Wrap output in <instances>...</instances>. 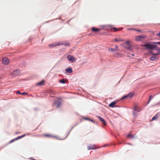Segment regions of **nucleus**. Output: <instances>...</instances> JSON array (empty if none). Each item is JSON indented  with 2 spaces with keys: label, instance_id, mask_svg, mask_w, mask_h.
Listing matches in <instances>:
<instances>
[{
  "label": "nucleus",
  "instance_id": "nucleus-24",
  "mask_svg": "<svg viewBox=\"0 0 160 160\" xmlns=\"http://www.w3.org/2000/svg\"><path fill=\"white\" fill-rule=\"evenodd\" d=\"M44 136L45 137H52V135L49 134H45L44 135Z\"/></svg>",
  "mask_w": 160,
  "mask_h": 160
},
{
  "label": "nucleus",
  "instance_id": "nucleus-41",
  "mask_svg": "<svg viewBox=\"0 0 160 160\" xmlns=\"http://www.w3.org/2000/svg\"><path fill=\"white\" fill-rule=\"evenodd\" d=\"M68 45V44H67L65 45V46H66V45Z\"/></svg>",
  "mask_w": 160,
  "mask_h": 160
},
{
  "label": "nucleus",
  "instance_id": "nucleus-6",
  "mask_svg": "<svg viewBox=\"0 0 160 160\" xmlns=\"http://www.w3.org/2000/svg\"><path fill=\"white\" fill-rule=\"evenodd\" d=\"M145 37L144 36H138L135 38V40L137 41H140Z\"/></svg>",
  "mask_w": 160,
  "mask_h": 160
},
{
  "label": "nucleus",
  "instance_id": "nucleus-9",
  "mask_svg": "<svg viewBox=\"0 0 160 160\" xmlns=\"http://www.w3.org/2000/svg\"><path fill=\"white\" fill-rule=\"evenodd\" d=\"M61 104V102L60 101H56L55 102L54 105L56 106V108L60 107Z\"/></svg>",
  "mask_w": 160,
  "mask_h": 160
},
{
  "label": "nucleus",
  "instance_id": "nucleus-19",
  "mask_svg": "<svg viewBox=\"0 0 160 160\" xmlns=\"http://www.w3.org/2000/svg\"><path fill=\"white\" fill-rule=\"evenodd\" d=\"M44 81L43 80L37 83L36 85H42L44 84Z\"/></svg>",
  "mask_w": 160,
  "mask_h": 160
},
{
  "label": "nucleus",
  "instance_id": "nucleus-22",
  "mask_svg": "<svg viewBox=\"0 0 160 160\" xmlns=\"http://www.w3.org/2000/svg\"><path fill=\"white\" fill-rule=\"evenodd\" d=\"M133 95V94L132 92H129L128 94H127L128 97L131 98L132 97Z\"/></svg>",
  "mask_w": 160,
  "mask_h": 160
},
{
  "label": "nucleus",
  "instance_id": "nucleus-42",
  "mask_svg": "<svg viewBox=\"0 0 160 160\" xmlns=\"http://www.w3.org/2000/svg\"><path fill=\"white\" fill-rule=\"evenodd\" d=\"M159 24H160V23Z\"/></svg>",
  "mask_w": 160,
  "mask_h": 160
},
{
  "label": "nucleus",
  "instance_id": "nucleus-37",
  "mask_svg": "<svg viewBox=\"0 0 160 160\" xmlns=\"http://www.w3.org/2000/svg\"><path fill=\"white\" fill-rule=\"evenodd\" d=\"M156 50L158 51H160V48H157Z\"/></svg>",
  "mask_w": 160,
  "mask_h": 160
},
{
  "label": "nucleus",
  "instance_id": "nucleus-7",
  "mask_svg": "<svg viewBox=\"0 0 160 160\" xmlns=\"http://www.w3.org/2000/svg\"><path fill=\"white\" fill-rule=\"evenodd\" d=\"M67 59L69 61L73 62L75 60V58L71 55H69L67 57Z\"/></svg>",
  "mask_w": 160,
  "mask_h": 160
},
{
  "label": "nucleus",
  "instance_id": "nucleus-40",
  "mask_svg": "<svg viewBox=\"0 0 160 160\" xmlns=\"http://www.w3.org/2000/svg\"><path fill=\"white\" fill-rule=\"evenodd\" d=\"M132 56H133L134 55V54H132Z\"/></svg>",
  "mask_w": 160,
  "mask_h": 160
},
{
  "label": "nucleus",
  "instance_id": "nucleus-20",
  "mask_svg": "<svg viewBox=\"0 0 160 160\" xmlns=\"http://www.w3.org/2000/svg\"><path fill=\"white\" fill-rule=\"evenodd\" d=\"M83 118L85 120H87L90 121L92 122H94V121L93 120L91 119L90 118H86L84 117V118Z\"/></svg>",
  "mask_w": 160,
  "mask_h": 160
},
{
  "label": "nucleus",
  "instance_id": "nucleus-2",
  "mask_svg": "<svg viewBox=\"0 0 160 160\" xmlns=\"http://www.w3.org/2000/svg\"><path fill=\"white\" fill-rule=\"evenodd\" d=\"M63 44V43H62L61 42H56L55 43L52 44H50L48 45V46L49 47L51 48H53L57 46H59L60 45H62Z\"/></svg>",
  "mask_w": 160,
  "mask_h": 160
},
{
  "label": "nucleus",
  "instance_id": "nucleus-28",
  "mask_svg": "<svg viewBox=\"0 0 160 160\" xmlns=\"http://www.w3.org/2000/svg\"><path fill=\"white\" fill-rule=\"evenodd\" d=\"M128 138H133L134 137L132 136V134L131 133L129 134L127 136Z\"/></svg>",
  "mask_w": 160,
  "mask_h": 160
},
{
  "label": "nucleus",
  "instance_id": "nucleus-29",
  "mask_svg": "<svg viewBox=\"0 0 160 160\" xmlns=\"http://www.w3.org/2000/svg\"><path fill=\"white\" fill-rule=\"evenodd\" d=\"M153 98V96L152 95H151L149 96V101L148 103L151 100V99H152V98Z\"/></svg>",
  "mask_w": 160,
  "mask_h": 160
},
{
  "label": "nucleus",
  "instance_id": "nucleus-10",
  "mask_svg": "<svg viewBox=\"0 0 160 160\" xmlns=\"http://www.w3.org/2000/svg\"><path fill=\"white\" fill-rule=\"evenodd\" d=\"M158 58V56L153 55V56L150 58V59L151 61H155L157 60Z\"/></svg>",
  "mask_w": 160,
  "mask_h": 160
},
{
  "label": "nucleus",
  "instance_id": "nucleus-35",
  "mask_svg": "<svg viewBox=\"0 0 160 160\" xmlns=\"http://www.w3.org/2000/svg\"><path fill=\"white\" fill-rule=\"evenodd\" d=\"M17 93L21 95V93L19 91H17Z\"/></svg>",
  "mask_w": 160,
  "mask_h": 160
},
{
  "label": "nucleus",
  "instance_id": "nucleus-11",
  "mask_svg": "<svg viewBox=\"0 0 160 160\" xmlns=\"http://www.w3.org/2000/svg\"><path fill=\"white\" fill-rule=\"evenodd\" d=\"M88 149L89 150H91V149H95V145H91L89 146H88L87 147Z\"/></svg>",
  "mask_w": 160,
  "mask_h": 160
},
{
  "label": "nucleus",
  "instance_id": "nucleus-4",
  "mask_svg": "<svg viewBox=\"0 0 160 160\" xmlns=\"http://www.w3.org/2000/svg\"><path fill=\"white\" fill-rule=\"evenodd\" d=\"M2 62L3 64L5 65H7L9 63V60L7 58H5L2 59Z\"/></svg>",
  "mask_w": 160,
  "mask_h": 160
},
{
  "label": "nucleus",
  "instance_id": "nucleus-27",
  "mask_svg": "<svg viewBox=\"0 0 160 160\" xmlns=\"http://www.w3.org/2000/svg\"><path fill=\"white\" fill-rule=\"evenodd\" d=\"M128 97V95H124V96H123L121 98V99L122 100H123V99H124L125 98H126Z\"/></svg>",
  "mask_w": 160,
  "mask_h": 160
},
{
  "label": "nucleus",
  "instance_id": "nucleus-38",
  "mask_svg": "<svg viewBox=\"0 0 160 160\" xmlns=\"http://www.w3.org/2000/svg\"><path fill=\"white\" fill-rule=\"evenodd\" d=\"M25 135H22V136H21V137H22V138L23 137H24L25 136Z\"/></svg>",
  "mask_w": 160,
  "mask_h": 160
},
{
  "label": "nucleus",
  "instance_id": "nucleus-1",
  "mask_svg": "<svg viewBox=\"0 0 160 160\" xmlns=\"http://www.w3.org/2000/svg\"><path fill=\"white\" fill-rule=\"evenodd\" d=\"M142 46L146 47L147 48L151 50H154V48L157 47V45H156L149 43L144 44Z\"/></svg>",
  "mask_w": 160,
  "mask_h": 160
},
{
  "label": "nucleus",
  "instance_id": "nucleus-39",
  "mask_svg": "<svg viewBox=\"0 0 160 160\" xmlns=\"http://www.w3.org/2000/svg\"><path fill=\"white\" fill-rule=\"evenodd\" d=\"M133 28H130V29H128V30H133Z\"/></svg>",
  "mask_w": 160,
  "mask_h": 160
},
{
  "label": "nucleus",
  "instance_id": "nucleus-15",
  "mask_svg": "<svg viewBox=\"0 0 160 160\" xmlns=\"http://www.w3.org/2000/svg\"><path fill=\"white\" fill-rule=\"evenodd\" d=\"M123 40V39H122L121 38H116L114 40H113V42H122Z\"/></svg>",
  "mask_w": 160,
  "mask_h": 160
},
{
  "label": "nucleus",
  "instance_id": "nucleus-26",
  "mask_svg": "<svg viewBox=\"0 0 160 160\" xmlns=\"http://www.w3.org/2000/svg\"><path fill=\"white\" fill-rule=\"evenodd\" d=\"M133 30L135 31L142 32L141 30L138 29L136 28H133Z\"/></svg>",
  "mask_w": 160,
  "mask_h": 160
},
{
  "label": "nucleus",
  "instance_id": "nucleus-12",
  "mask_svg": "<svg viewBox=\"0 0 160 160\" xmlns=\"http://www.w3.org/2000/svg\"><path fill=\"white\" fill-rule=\"evenodd\" d=\"M65 71L66 72L71 73L72 72V69L71 68H68L65 69Z\"/></svg>",
  "mask_w": 160,
  "mask_h": 160
},
{
  "label": "nucleus",
  "instance_id": "nucleus-30",
  "mask_svg": "<svg viewBox=\"0 0 160 160\" xmlns=\"http://www.w3.org/2000/svg\"><path fill=\"white\" fill-rule=\"evenodd\" d=\"M21 138H22V137H21V136H19V137H17V138H15V139L16 140H17L18 139H20Z\"/></svg>",
  "mask_w": 160,
  "mask_h": 160
},
{
  "label": "nucleus",
  "instance_id": "nucleus-8",
  "mask_svg": "<svg viewBox=\"0 0 160 160\" xmlns=\"http://www.w3.org/2000/svg\"><path fill=\"white\" fill-rule=\"evenodd\" d=\"M160 116V112H158L152 118V120H157L158 118Z\"/></svg>",
  "mask_w": 160,
  "mask_h": 160
},
{
  "label": "nucleus",
  "instance_id": "nucleus-17",
  "mask_svg": "<svg viewBox=\"0 0 160 160\" xmlns=\"http://www.w3.org/2000/svg\"><path fill=\"white\" fill-rule=\"evenodd\" d=\"M149 53H151V55H155V56H157V55H159L160 54V53L159 52H157L156 53H153L152 52V51H150Z\"/></svg>",
  "mask_w": 160,
  "mask_h": 160
},
{
  "label": "nucleus",
  "instance_id": "nucleus-36",
  "mask_svg": "<svg viewBox=\"0 0 160 160\" xmlns=\"http://www.w3.org/2000/svg\"><path fill=\"white\" fill-rule=\"evenodd\" d=\"M115 47L116 48V49H116V51H118V46H117V45H116Z\"/></svg>",
  "mask_w": 160,
  "mask_h": 160
},
{
  "label": "nucleus",
  "instance_id": "nucleus-18",
  "mask_svg": "<svg viewBox=\"0 0 160 160\" xmlns=\"http://www.w3.org/2000/svg\"><path fill=\"white\" fill-rule=\"evenodd\" d=\"M126 44H127L128 46V47H127L126 48L128 49H130V44L129 43V41H127L126 42Z\"/></svg>",
  "mask_w": 160,
  "mask_h": 160
},
{
  "label": "nucleus",
  "instance_id": "nucleus-13",
  "mask_svg": "<svg viewBox=\"0 0 160 160\" xmlns=\"http://www.w3.org/2000/svg\"><path fill=\"white\" fill-rule=\"evenodd\" d=\"M134 110L135 111L139 112L141 111V109L140 107H138L136 105L134 107Z\"/></svg>",
  "mask_w": 160,
  "mask_h": 160
},
{
  "label": "nucleus",
  "instance_id": "nucleus-3",
  "mask_svg": "<svg viewBox=\"0 0 160 160\" xmlns=\"http://www.w3.org/2000/svg\"><path fill=\"white\" fill-rule=\"evenodd\" d=\"M20 73V71L19 69H17L15 70L14 71L12 72L11 73V75L13 77H16Z\"/></svg>",
  "mask_w": 160,
  "mask_h": 160
},
{
  "label": "nucleus",
  "instance_id": "nucleus-34",
  "mask_svg": "<svg viewBox=\"0 0 160 160\" xmlns=\"http://www.w3.org/2000/svg\"><path fill=\"white\" fill-rule=\"evenodd\" d=\"M154 43V44H160V42H153L152 43Z\"/></svg>",
  "mask_w": 160,
  "mask_h": 160
},
{
  "label": "nucleus",
  "instance_id": "nucleus-14",
  "mask_svg": "<svg viewBox=\"0 0 160 160\" xmlns=\"http://www.w3.org/2000/svg\"><path fill=\"white\" fill-rule=\"evenodd\" d=\"M100 30V29L99 28H96L94 27L92 28V31L94 32H97Z\"/></svg>",
  "mask_w": 160,
  "mask_h": 160
},
{
  "label": "nucleus",
  "instance_id": "nucleus-23",
  "mask_svg": "<svg viewBox=\"0 0 160 160\" xmlns=\"http://www.w3.org/2000/svg\"><path fill=\"white\" fill-rule=\"evenodd\" d=\"M108 50L109 51H111L112 52H114L116 51V49H113L112 48H109L108 49Z\"/></svg>",
  "mask_w": 160,
  "mask_h": 160
},
{
  "label": "nucleus",
  "instance_id": "nucleus-21",
  "mask_svg": "<svg viewBox=\"0 0 160 160\" xmlns=\"http://www.w3.org/2000/svg\"><path fill=\"white\" fill-rule=\"evenodd\" d=\"M122 28H121L119 29L118 30L117 28H111V29H113L114 31H119L120 30H122Z\"/></svg>",
  "mask_w": 160,
  "mask_h": 160
},
{
  "label": "nucleus",
  "instance_id": "nucleus-32",
  "mask_svg": "<svg viewBox=\"0 0 160 160\" xmlns=\"http://www.w3.org/2000/svg\"><path fill=\"white\" fill-rule=\"evenodd\" d=\"M15 140V138L13 139H12L11 140L10 142H9V143H12V142H13V141H14Z\"/></svg>",
  "mask_w": 160,
  "mask_h": 160
},
{
  "label": "nucleus",
  "instance_id": "nucleus-31",
  "mask_svg": "<svg viewBox=\"0 0 160 160\" xmlns=\"http://www.w3.org/2000/svg\"><path fill=\"white\" fill-rule=\"evenodd\" d=\"M27 94V93L25 92H23L21 93V95H26Z\"/></svg>",
  "mask_w": 160,
  "mask_h": 160
},
{
  "label": "nucleus",
  "instance_id": "nucleus-25",
  "mask_svg": "<svg viewBox=\"0 0 160 160\" xmlns=\"http://www.w3.org/2000/svg\"><path fill=\"white\" fill-rule=\"evenodd\" d=\"M59 82L63 84L65 83H66V82L64 79L60 80Z\"/></svg>",
  "mask_w": 160,
  "mask_h": 160
},
{
  "label": "nucleus",
  "instance_id": "nucleus-33",
  "mask_svg": "<svg viewBox=\"0 0 160 160\" xmlns=\"http://www.w3.org/2000/svg\"><path fill=\"white\" fill-rule=\"evenodd\" d=\"M156 35L157 36L160 37V31L158 33L156 34Z\"/></svg>",
  "mask_w": 160,
  "mask_h": 160
},
{
  "label": "nucleus",
  "instance_id": "nucleus-5",
  "mask_svg": "<svg viewBox=\"0 0 160 160\" xmlns=\"http://www.w3.org/2000/svg\"><path fill=\"white\" fill-rule=\"evenodd\" d=\"M97 117L99 119V120L102 122L103 124L105 126L106 125V122L105 120L101 117L97 116Z\"/></svg>",
  "mask_w": 160,
  "mask_h": 160
},
{
  "label": "nucleus",
  "instance_id": "nucleus-16",
  "mask_svg": "<svg viewBox=\"0 0 160 160\" xmlns=\"http://www.w3.org/2000/svg\"><path fill=\"white\" fill-rule=\"evenodd\" d=\"M116 103V102H112L109 104V106L110 107H114Z\"/></svg>",
  "mask_w": 160,
  "mask_h": 160
}]
</instances>
